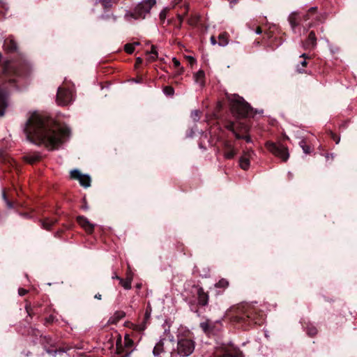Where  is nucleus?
Listing matches in <instances>:
<instances>
[{
	"label": "nucleus",
	"mask_w": 357,
	"mask_h": 357,
	"mask_svg": "<svg viewBox=\"0 0 357 357\" xmlns=\"http://www.w3.org/2000/svg\"><path fill=\"white\" fill-rule=\"evenodd\" d=\"M296 15L297 13L296 12H293L289 15L288 18L289 24L293 31H294L296 26L298 25L296 19Z\"/></svg>",
	"instance_id": "6ab92c4d"
},
{
	"label": "nucleus",
	"mask_w": 357,
	"mask_h": 357,
	"mask_svg": "<svg viewBox=\"0 0 357 357\" xmlns=\"http://www.w3.org/2000/svg\"><path fill=\"white\" fill-rule=\"evenodd\" d=\"M330 50L332 53H335L336 50H332V47H330Z\"/></svg>",
	"instance_id": "69168bd1"
},
{
	"label": "nucleus",
	"mask_w": 357,
	"mask_h": 357,
	"mask_svg": "<svg viewBox=\"0 0 357 357\" xmlns=\"http://www.w3.org/2000/svg\"><path fill=\"white\" fill-rule=\"evenodd\" d=\"M188 59H189L191 64H194L195 63V59L192 56H188Z\"/></svg>",
	"instance_id": "a18cd8bd"
},
{
	"label": "nucleus",
	"mask_w": 357,
	"mask_h": 357,
	"mask_svg": "<svg viewBox=\"0 0 357 357\" xmlns=\"http://www.w3.org/2000/svg\"><path fill=\"white\" fill-rule=\"evenodd\" d=\"M226 128L227 130H229V131H231L234 135V136L236 137V139H241V138H243V137L238 133V132L236 131V128L234 127V122H229L227 125H226Z\"/></svg>",
	"instance_id": "412c9836"
},
{
	"label": "nucleus",
	"mask_w": 357,
	"mask_h": 357,
	"mask_svg": "<svg viewBox=\"0 0 357 357\" xmlns=\"http://www.w3.org/2000/svg\"><path fill=\"white\" fill-rule=\"evenodd\" d=\"M172 61H173L174 67H176V68L180 67L181 63L176 57L172 58Z\"/></svg>",
	"instance_id": "58836bf2"
},
{
	"label": "nucleus",
	"mask_w": 357,
	"mask_h": 357,
	"mask_svg": "<svg viewBox=\"0 0 357 357\" xmlns=\"http://www.w3.org/2000/svg\"><path fill=\"white\" fill-rule=\"evenodd\" d=\"M296 15L297 13L296 12H293L289 15L288 18L289 24L293 31H294L296 26L298 25L296 19Z\"/></svg>",
	"instance_id": "a211bd4d"
},
{
	"label": "nucleus",
	"mask_w": 357,
	"mask_h": 357,
	"mask_svg": "<svg viewBox=\"0 0 357 357\" xmlns=\"http://www.w3.org/2000/svg\"><path fill=\"white\" fill-rule=\"evenodd\" d=\"M95 3L101 2L105 8H110L115 0H94Z\"/></svg>",
	"instance_id": "c85d7f7f"
},
{
	"label": "nucleus",
	"mask_w": 357,
	"mask_h": 357,
	"mask_svg": "<svg viewBox=\"0 0 357 357\" xmlns=\"http://www.w3.org/2000/svg\"><path fill=\"white\" fill-rule=\"evenodd\" d=\"M231 3H236L238 0H228Z\"/></svg>",
	"instance_id": "052dcab7"
},
{
	"label": "nucleus",
	"mask_w": 357,
	"mask_h": 357,
	"mask_svg": "<svg viewBox=\"0 0 357 357\" xmlns=\"http://www.w3.org/2000/svg\"><path fill=\"white\" fill-rule=\"evenodd\" d=\"M298 144L300 147L302 149V150L305 154H307L310 152V148L309 146L306 144V142L305 141V139H301Z\"/></svg>",
	"instance_id": "cd10ccee"
},
{
	"label": "nucleus",
	"mask_w": 357,
	"mask_h": 357,
	"mask_svg": "<svg viewBox=\"0 0 357 357\" xmlns=\"http://www.w3.org/2000/svg\"><path fill=\"white\" fill-rule=\"evenodd\" d=\"M211 44H212V45H215V44L217 43V42H216V40H215V38L213 36H212V37L211 38Z\"/></svg>",
	"instance_id": "de8ad7c7"
},
{
	"label": "nucleus",
	"mask_w": 357,
	"mask_h": 357,
	"mask_svg": "<svg viewBox=\"0 0 357 357\" xmlns=\"http://www.w3.org/2000/svg\"><path fill=\"white\" fill-rule=\"evenodd\" d=\"M255 32L258 35L261 34V29L260 28H257Z\"/></svg>",
	"instance_id": "603ef678"
},
{
	"label": "nucleus",
	"mask_w": 357,
	"mask_h": 357,
	"mask_svg": "<svg viewBox=\"0 0 357 357\" xmlns=\"http://www.w3.org/2000/svg\"><path fill=\"white\" fill-rule=\"evenodd\" d=\"M24 132L30 142L44 145L48 150L58 149L68 138L70 129L54 119L34 112L28 119Z\"/></svg>",
	"instance_id": "f257e3e1"
},
{
	"label": "nucleus",
	"mask_w": 357,
	"mask_h": 357,
	"mask_svg": "<svg viewBox=\"0 0 357 357\" xmlns=\"http://www.w3.org/2000/svg\"><path fill=\"white\" fill-rule=\"evenodd\" d=\"M112 278H116L119 280V282L121 284L122 287L125 289H130L131 288V281L130 280L128 279L126 280V281H123L122 279L119 278L117 275H115V276H112Z\"/></svg>",
	"instance_id": "393cba45"
},
{
	"label": "nucleus",
	"mask_w": 357,
	"mask_h": 357,
	"mask_svg": "<svg viewBox=\"0 0 357 357\" xmlns=\"http://www.w3.org/2000/svg\"><path fill=\"white\" fill-rule=\"evenodd\" d=\"M230 319L235 322H253L261 324L264 319V314L254 306L241 303L231 307L227 312Z\"/></svg>",
	"instance_id": "f03ea898"
},
{
	"label": "nucleus",
	"mask_w": 357,
	"mask_h": 357,
	"mask_svg": "<svg viewBox=\"0 0 357 357\" xmlns=\"http://www.w3.org/2000/svg\"><path fill=\"white\" fill-rule=\"evenodd\" d=\"M160 17L161 19L165 17V10H162L160 12Z\"/></svg>",
	"instance_id": "8fccbe9b"
},
{
	"label": "nucleus",
	"mask_w": 357,
	"mask_h": 357,
	"mask_svg": "<svg viewBox=\"0 0 357 357\" xmlns=\"http://www.w3.org/2000/svg\"><path fill=\"white\" fill-rule=\"evenodd\" d=\"M197 304L200 306H205L208 304V295L205 291H197Z\"/></svg>",
	"instance_id": "f3484780"
},
{
	"label": "nucleus",
	"mask_w": 357,
	"mask_h": 357,
	"mask_svg": "<svg viewBox=\"0 0 357 357\" xmlns=\"http://www.w3.org/2000/svg\"><path fill=\"white\" fill-rule=\"evenodd\" d=\"M188 59H189L191 64H194L195 63V59L192 56H188Z\"/></svg>",
	"instance_id": "49530a36"
},
{
	"label": "nucleus",
	"mask_w": 357,
	"mask_h": 357,
	"mask_svg": "<svg viewBox=\"0 0 357 357\" xmlns=\"http://www.w3.org/2000/svg\"><path fill=\"white\" fill-rule=\"evenodd\" d=\"M70 174L71 177L77 179L84 188H89L91 185V177L89 174H82L78 169L72 170Z\"/></svg>",
	"instance_id": "9d476101"
},
{
	"label": "nucleus",
	"mask_w": 357,
	"mask_h": 357,
	"mask_svg": "<svg viewBox=\"0 0 357 357\" xmlns=\"http://www.w3.org/2000/svg\"><path fill=\"white\" fill-rule=\"evenodd\" d=\"M239 165L243 169H248L250 167V158L245 156H241L239 159Z\"/></svg>",
	"instance_id": "4be33fe9"
},
{
	"label": "nucleus",
	"mask_w": 357,
	"mask_h": 357,
	"mask_svg": "<svg viewBox=\"0 0 357 357\" xmlns=\"http://www.w3.org/2000/svg\"><path fill=\"white\" fill-rule=\"evenodd\" d=\"M30 63L22 58L20 61H7L3 68L5 79L8 82H16L17 78L26 75L30 70Z\"/></svg>",
	"instance_id": "7ed1b4c3"
},
{
	"label": "nucleus",
	"mask_w": 357,
	"mask_h": 357,
	"mask_svg": "<svg viewBox=\"0 0 357 357\" xmlns=\"http://www.w3.org/2000/svg\"><path fill=\"white\" fill-rule=\"evenodd\" d=\"M218 357H238V356L236 355H234L233 354L226 352L222 355L218 356Z\"/></svg>",
	"instance_id": "4c0bfd02"
},
{
	"label": "nucleus",
	"mask_w": 357,
	"mask_h": 357,
	"mask_svg": "<svg viewBox=\"0 0 357 357\" xmlns=\"http://www.w3.org/2000/svg\"><path fill=\"white\" fill-rule=\"evenodd\" d=\"M195 350V342L188 338H181L178 340L176 352L182 357L189 356Z\"/></svg>",
	"instance_id": "423d86ee"
},
{
	"label": "nucleus",
	"mask_w": 357,
	"mask_h": 357,
	"mask_svg": "<svg viewBox=\"0 0 357 357\" xmlns=\"http://www.w3.org/2000/svg\"><path fill=\"white\" fill-rule=\"evenodd\" d=\"M2 198L5 202L8 200L4 191L2 192Z\"/></svg>",
	"instance_id": "09e8293b"
},
{
	"label": "nucleus",
	"mask_w": 357,
	"mask_h": 357,
	"mask_svg": "<svg viewBox=\"0 0 357 357\" xmlns=\"http://www.w3.org/2000/svg\"><path fill=\"white\" fill-rule=\"evenodd\" d=\"M132 44L134 45V47H135V46L139 45V42H135V43H133Z\"/></svg>",
	"instance_id": "e2e57ef3"
},
{
	"label": "nucleus",
	"mask_w": 357,
	"mask_h": 357,
	"mask_svg": "<svg viewBox=\"0 0 357 357\" xmlns=\"http://www.w3.org/2000/svg\"><path fill=\"white\" fill-rule=\"evenodd\" d=\"M39 159V156H26L25 160L27 162L30 164L34 163L36 161H37Z\"/></svg>",
	"instance_id": "473e14b6"
},
{
	"label": "nucleus",
	"mask_w": 357,
	"mask_h": 357,
	"mask_svg": "<svg viewBox=\"0 0 357 357\" xmlns=\"http://www.w3.org/2000/svg\"><path fill=\"white\" fill-rule=\"evenodd\" d=\"M228 44L227 40L224 37L223 35H220L219 36V43L218 45L220 46L224 47L226 46Z\"/></svg>",
	"instance_id": "2f4dec72"
},
{
	"label": "nucleus",
	"mask_w": 357,
	"mask_h": 357,
	"mask_svg": "<svg viewBox=\"0 0 357 357\" xmlns=\"http://www.w3.org/2000/svg\"><path fill=\"white\" fill-rule=\"evenodd\" d=\"M124 50L127 53L132 54L135 50L134 45L130 43L126 44L124 46Z\"/></svg>",
	"instance_id": "7c9ffc66"
},
{
	"label": "nucleus",
	"mask_w": 357,
	"mask_h": 357,
	"mask_svg": "<svg viewBox=\"0 0 357 357\" xmlns=\"http://www.w3.org/2000/svg\"><path fill=\"white\" fill-rule=\"evenodd\" d=\"M190 116L194 121H195V122L198 121L199 120V111H197V110L192 111L191 112Z\"/></svg>",
	"instance_id": "72a5a7b5"
},
{
	"label": "nucleus",
	"mask_w": 357,
	"mask_h": 357,
	"mask_svg": "<svg viewBox=\"0 0 357 357\" xmlns=\"http://www.w3.org/2000/svg\"><path fill=\"white\" fill-rule=\"evenodd\" d=\"M268 150L275 155L280 158L283 161H287L289 157L288 149L284 145L268 142L266 144Z\"/></svg>",
	"instance_id": "0eeeda50"
},
{
	"label": "nucleus",
	"mask_w": 357,
	"mask_h": 357,
	"mask_svg": "<svg viewBox=\"0 0 357 357\" xmlns=\"http://www.w3.org/2000/svg\"><path fill=\"white\" fill-rule=\"evenodd\" d=\"M237 130L248 132L249 129L247 125L243 123H238L236 127V130Z\"/></svg>",
	"instance_id": "f704fd0d"
},
{
	"label": "nucleus",
	"mask_w": 357,
	"mask_h": 357,
	"mask_svg": "<svg viewBox=\"0 0 357 357\" xmlns=\"http://www.w3.org/2000/svg\"><path fill=\"white\" fill-rule=\"evenodd\" d=\"M5 203L8 208H10V209L13 208L14 205H13V202H11L9 200H6V202Z\"/></svg>",
	"instance_id": "a19ab883"
},
{
	"label": "nucleus",
	"mask_w": 357,
	"mask_h": 357,
	"mask_svg": "<svg viewBox=\"0 0 357 357\" xmlns=\"http://www.w3.org/2000/svg\"><path fill=\"white\" fill-rule=\"evenodd\" d=\"M147 53L149 54L148 59L150 61H154L158 57V52L154 45L151 46V50L149 52H147Z\"/></svg>",
	"instance_id": "b1692460"
},
{
	"label": "nucleus",
	"mask_w": 357,
	"mask_h": 357,
	"mask_svg": "<svg viewBox=\"0 0 357 357\" xmlns=\"http://www.w3.org/2000/svg\"><path fill=\"white\" fill-rule=\"evenodd\" d=\"M78 223L88 232L91 233L94 228V225L91 224L87 218L84 216H78Z\"/></svg>",
	"instance_id": "4468645a"
},
{
	"label": "nucleus",
	"mask_w": 357,
	"mask_h": 357,
	"mask_svg": "<svg viewBox=\"0 0 357 357\" xmlns=\"http://www.w3.org/2000/svg\"><path fill=\"white\" fill-rule=\"evenodd\" d=\"M225 150L224 152L225 158L227 159L233 158L235 156V155L236 154V151L234 149V147L228 142L225 143Z\"/></svg>",
	"instance_id": "dca6fc26"
},
{
	"label": "nucleus",
	"mask_w": 357,
	"mask_h": 357,
	"mask_svg": "<svg viewBox=\"0 0 357 357\" xmlns=\"http://www.w3.org/2000/svg\"><path fill=\"white\" fill-rule=\"evenodd\" d=\"M195 134V130H193V128L191 129V130L187 133V137H192Z\"/></svg>",
	"instance_id": "c03bdc74"
},
{
	"label": "nucleus",
	"mask_w": 357,
	"mask_h": 357,
	"mask_svg": "<svg viewBox=\"0 0 357 357\" xmlns=\"http://www.w3.org/2000/svg\"><path fill=\"white\" fill-rule=\"evenodd\" d=\"M56 222V219H47L41 222L42 227L45 229H50L51 227Z\"/></svg>",
	"instance_id": "5701e85b"
},
{
	"label": "nucleus",
	"mask_w": 357,
	"mask_h": 357,
	"mask_svg": "<svg viewBox=\"0 0 357 357\" xmlns=\"http://www.w3.org/2000/svg\"><path fill=\"white\" fill-rule=\"evenodd\" d=\"M195 82L199 84L201 86H204V72L203 70H199L194 76Z\"/></svg>",
	"instance_id": "aec40b11"
},
{
	"label": "nucleus",
	"mask_w": 357,
	"mask_h": 357,
	"mask_svg": "<svg viewBox=\"0 0 357 357\" xmlns=\"http://www.w3.org/2000/svg\"><path fill=\"white\" fill-rule=\"evenodd\" d=\"M126 316V313L123 311L119 310L114 312V314L109 319L108 324H116L121 319H123Z\"/></svg>",
	"instance_id": "2eb2a0df"
},
{
	"label": "nucleus",
	"mask_w": 357,
	"mask_h": 357,
	"mask_svg": "<svg viewBox=\"0 0 357 357\" xmlns=\"http://www.w3.org/2000/svg\"><path fill=\"white\" fill-rule=\"evenodd\" d=\"M136 62L137 64H139L142 62V59L141 57H137L136 59Z\"/></svg>",
	"instance_id": "3c124183"
},
{
	"label": "nucleus",
	"mask_w": 357,
	"mask_h": 357,
	"mask_svg": "<svg viewBox=\"0 0 357 357\" xmlns=\"http://www.w3.org/2000/svg\"><path fill=\"white\" fill-rule=\"evenodd\" d=\"M306 331L307 335L310 337H314L317 333V328L311 324L307 326Z\"/></svg>",
	"instance_id": "a878e982"
},
{
	"label": "nucleus",
	"mask_w": 357,
	"mask_h": 357,
	"mask_svg": "<svg viewBox=\"0 0 357 357\" xmlns=\"http://www.w3.org/2000/svg\"><path fill=\"white\" fill-rule=\"evenodd\" d=\"M150 316H151V312L148 310H146L145 314H144L145 319L148 320L150 318Z\"/></svg>",
	"instance_id": "37998d69"
},
{
	"label": "nucleus",
	"mask_w": 357,
	"mask_h": 357,
	"mask_svg": "<svg viewBox=\"0 0 357 357\" xmlns=\"http://www.w3.org/2000/svg\"><path fill=\"white\" fill-rule=\"evenodd\" d=\"M253 155H254L253 150L251 149H249L245 150L243 151V154L242 156H245L250 159Z\"/></svg>",
	"instance_id": "c9c22d12"
},
{
	"label": "nucleus",
	"mask_w": 357,
	"mask_h": 357,
	"mask_svg": "<svg viewBox=\"0 0 357 357\" xmlns=\"http://www.w3.org/2000/svg\"><path fill=\"white\" fill-rule=\"evenodd\" d=\"M300 57L307 59L308 56H307V54L305 53H303L300 56ZM301 65L303 67H305L307 66V61H305V59H304L303 61L301 62Z\"/></svg>",
	"instance_id": "e433bc0d"
},
{
	"label": "nucleus",
	"mask_w": 357,
	"mask_h": 357,
	"mask_svg": "<svg viewBox=\"0 0 357 357\" xmlns=\"http://www.w3.org/2000/svg\"><path fill=\"white\" fill-rule=\"evenodd\" d=\"M331 136H332L333 139L335 142L336 144H337L340 141V138L339 137H337L333 133H331Z\"/></svg>",
	"instance_id": "ea45409f"
},
{
	"label": "nucleus",
	"mask_w": 357,
	"mask_h": 357,
	"mask_svg": "<svg viewBox=\"0 0 357 357\" xmlns=\"http://www.w3.org/2000/svg\"><path fill=\"white\" fill-rule=\"evenodd\" d=\"M231 104V110L240 117H247L252 112V108L245 100L237 94L227 95Z\"/></svg>",
	"instance_id": "20e7f679"
},
{
	"label": "nucleus",
	"mask_w": 357,
	"mask_h": 357,
	"mask_svg": "<svg viewBox=\"0 0 357 357\" xmlns=\"http://www.w3.org/2000/svg\"><path fill=\"white\" fill-rule=\"evenodd\" d=\"M3 48L6 52L10 53L17 51V45L13 36H9L4 40Z\"/></svg>",
	"instance_id": "9b49d317"
},
{
	"label": "nucleus",
	"mask_w": 357,
	"mask_h": 357,
	"mask_svg": "<svg viewBox=\"0 0 357 357\" xmlns=\"http://www.w3.org/2000/svg\"><path fill=\"white\" fill-rule=\"evenodd\" d=\"M8 92L0 88V116H3L8 107Z\"/></svg>",
	"instance_id": "f8f14e48"
},
{
	"label": "nucleus",
	"mask_w": 357,
	"mask_h": 357,
	"mask_svg": "<svg viewBox=\"0 0 357 357\" xmlns=\"http://www.w3.org/2000/svg\"><path fill=\"white\" fill-rule=\"evenodd\" d=\"M241 136L243 137L242 139H245L248 143L252 142V139L250 136H248V135H245V136L241 135Z\"/></svg>",
	"instance_id": "79ce46f5"
},
{
	"label": "nucleus",
	"mask_w": 357,
	"mask_h": 357,
	"mask_svg": "<svg viewBox=\"0 0 357 357\" xmlns=\"http://www.w3.org/2000/svg\"><path fill=\"white\" fill-rule=\"evenodd\" d=\"M308 19H310V16L309 13H307L306 15H304V20H307Z\"/></svg>",
	"instance_id": "5fc2aeb1"
},
{
	"label": "nucleus",
	"mask_w": 357,
	"mask_h": 357,
	"mask_svg": "<svg viewBox=\"0 0 357 357\" xmlns=\"http://www.w3.org/2000/svg\"><path fill=\"white\" fill-rule=\"evenodd\" d=\"M95 298L97 299H101V295L100 294H96Z\"/></svg>",
	"instance_id": "6e6d98bb"
},
{
	"label": "nucleus",
	"mask_w": 357,
	"mask_h": 357,
	"mask_svg": "<svg viewBox=\"0 0 357 357\" xmlns=\"http://www.w3.org/2000/svg\"><path fill=\"white\" fill-rule=\"evenodd\" d=\"M163 92L167 96H172L174 95V90L172 86H167L164 88Z\"/></svg>",
	"instance_id": "c756f323"
},
{
	"label": "nucleus",
	"mask_w": 357,
	"mask_h": 357,
	"mask_svg": "<svg viewBox=\"0 0 357 357\" xmlns=\"http://www.w3.org/2000/svg\"><path fill=\"white\" fill-rule=\"evenodd\" d=\"M288 174L289 175L290 177H292V174L290 172H288Z\"/></svg>",
	"instance_id": "774afa93"
},
{
	"label": "nucleus",
	"mask_w": 357,
	"mask_h": 357,
	"mask_svg": "<svg viewBox=\"0 0 357 357\" xmlns=\"http://www.w3.org/2000/svg\"><path fill=\"white\" fill-rule=\"evenodd\" d=\"M333 158H334L333 154L329 155V158H332L333 159Z\"/></svg>",
	"instance_id": "338daca9"
},
{
	"label": "nucleus",
	"mask_w": 357,
	"mask_h": 357,
	"mask_svg": "<svg viewBox=\"0 0 357 357\" xmlns=\"http://www.w3.org/2000/svg\"><path fill=\"white\" fill-rule=\"evenodd\" d=\"M200 328L207 335L215 334L220 330L221 323L220 321H212L206 319L199 324Z\"/></svg>",
	"instance_id": "1a4fd4ad"
},
{
	"label": "nucleus",
	"mask_w": 357,
	"mask_h": 357,
	"mask_svg": "<svg viewBox=\"0 0 357 357\" xmlns=\"http://www.w3.org/2000/svg\"><path fill=\"white\" fill-rule=\"evenodd\" d=\"M82 208L84 209V210H88L89 209V206L86 205V204H84Z\"/></svg>",
	"instance_id": "bf43d9fd"
},
{
	"label": "nucleus",
	"mask_w": 357,
	"mask_h": 357,
	"mask_svg": "<svg viewBox=\"0 0 357 357\" xmlns=\"http://www.w3.org/2000/svg\"><path fill=\"white\" fill-rule=\"evenodd\" d=\"M317 45V38L314 31H310L307 39L302 43L304 49L308 50L314 48Z\"/></svg>",
	"instance_id": "ddd939ff"
},
{
	"label": "nucleus",
	"mask_w": 357,
	"mask_h": 357,
	"mask_svg": "<svg viewBox=\"0 0 357 357\" xmlns=\"http://www.w3.org/2000/svg\"><path fill=\"white\" fill-rule=\"evenodd\" d=\"M155 3V0L142 1L135 7L133 13L127 12L126 17L127 18L131 17L135 20L139 18L144 19L145 18L146 15L149 13L151 8Z\"/></svg>",
	"instance_id": "39448f33"
},
{
	"label": "nucleus",
	"mask_w": 357,
	"mask_h": 357,
	"mask_svg": "<svg viewBox=\"0 0 357 357\" xmlns=\"http://www.w3.org/2000/svg\"><path fill=\"white\" fill-rule=\"evenodd\" d=\"M74 99L73 93L71 91L67 90L63 87H59L57 90L56 101L60 105H67L72 102Z\"/></svg>",
	"instance_id": "6e6552de"
},
{
	"label": "nucleus",
	"mask_w": 357,
	"mask_h": 357,
	"mask_svg": "<svg viewBox=\"0 0 357 357\" xmlns=\"http://www.w3.org/2000/svg\"><path fill=\"white\" fill-rule=\"evenodd\" d=\"M26 292L27 291H19V294L20 296H24Z\"/></svg>",
	"instance_id": "4d7b16f0"
},
{
	"label": "nucleus",
	"mask_w": 357,
	"mask_h": 357,
	"mask_svg": "<svg viewBox=\"0 0 357 357\" xmlns=\"http://www.w3.org/2000/svg\"><path fill=\"white\" fill-rule=\"evenodd\" d=\"M297 71H298V73H303V69H301V68H299V66H298V68H297Z\"/></svg>",
	"instance_id": "13d9d810"
},
{
	"label": "nucleus",
	"mask_w": 357,
	"mask_h": 357,
	"mask_svg": "<svg viewBox=\"0 0 357 357\" xmlns=\"http://www.w3.org/2000/svg\"><path fill=\"white\" fill-rule=\"evenodd\" d=\"M136 287H137V289H140V288L142 287V286H141V284H137Z\"/></svg>",
	"instance_id": "0e129e2a"
},
{
	"label": "nucleus",
	"mask_w": 357,
	"mask_h": 357,
	"mask_svg": "<svg viewBox=\"0 0 357 357\" xmlns=\"http://www.w3.org/2000/svg\"><path fill=\"white\" fill-rule=\"evenodd\" d=\"M228 287H229V282L225 279H221L220 280H219L218 282L215 284V287L218 288V289H220V288L225 289V288H227Z\"/></svg>",
	"instance_id": "bb28decb"
},
{
	"label": "nucleus",
	"mask_w": 357,
	"mask_h": 357,
	"mask_svg": "<svg viewBox=\"0 0 357 357\" xmlns=\"http://www.w3.org/2000/svg\"><path fill=\"white\" fill-rule=\"evenodd\" d=\"M130 353H128V354H126V355L122 356H121V357H130Z\"/></svg>",
	"instance_id": "680f3d73"
},
{
	"label": "nucleus",
	"mask_w": 357,
	"mask_h": 357,
	"mask_svg": "<svg viewBox=\"0 0 357 357\" xmlns=\"http://www.w3.org/2000/svg\"><path fill=\"white\" fill-rule=\"evenodd\" d=\"M317 9L316 7H312L309 9L308 12L310 13V12H312V11H315Z\"/></svg>",
	"instance_id": "864d4df0"
}]
</instances>
